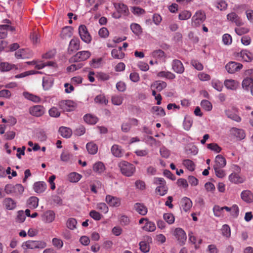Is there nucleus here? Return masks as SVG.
Wrapping results in <instances>:
<instances>
[{
    "label": "nucleus",
    "mask_w": 253,
    "mask_h": 253,
    "mask_svg": "<svg viewBox=\"0 0 253 253\" xmlns=\"http://www.w3.org/2000/svg\"><path fill=\"white\" fill-rule=\"evenodd\" d=\"M119 167L122 173L126 176H131L135 170V166L126 161L121 162L119 164Z\"/></svg>",
    "instance_id": "nucleus-1"
},
{
    "label": "nucleus",
    "mask_w": 253,
    "mask_h": 253,
    "mask_svg": "<svg viewBox=\"0 0 253 253\" xmlns=\"http://www.w3.org/2000/svg\"><path fill=\"white\" fill-rule=\"evenodd\" d=\"M91 56V53L89 51L83 50L78 52L75 55L69 59L70 63L84 61L88 59Z\"/></svg>",
    "instance_id": "nucleus-2"
},
{
    "label": "nucleus",
    "mask_w": 253,
    "mask_h": 253,
    "mask_svg": "<svg viewBox=\"0 0 253 253\" xmlns=\"http://www.w3.org/2000/svg\"><path fill=\"white\" fill-rule=\"evenodd\" d=\"M206 19L205 12L202 10L197 11L192 18V25L199 27Z\"/></svg>",
    "instance_id": "nucleus-3"
},
{
    "label": "nucleus",
    "mask_w": 253,
    "mask_h": 253,
    "mask_svg": "<svg viewBox=\"0 0 253 253\" xmlns=\"http://www.w3.org/2000/svg\"><path fill=\"white\" fill-rule=\"evenodd\" d=\"M46 246L45 242L41 241H28L22 244L24 249H43Z\"/></svg>",
    "instance_id": "nucleus-4"
},
{
    "label": "nucleus",
    "mask_w": 253,
    "mask_h": 253,
    "mask_svg": "<svg viewBox=\"0 0 253 253\" xmlns=\"http://www.w3.org/2000/svg\"><path fill=\"white\" fill-rule=\"evenodd\" d=\"M58 105L63 112L73 111L76 107L75 103L71 100H61L58 102Z\"/></svg>",
    "instance_id": "nucleus-5"
},
{
    "label": "nucleus",
    "mask_w": 253,
    "mask_h": 253,
    "mask_svg": "<svg viewBox=\"0 0 253 253\" xmlns=\"http://www.w3.org/2000/svg\"><path fill=\"white\" fill-rule=\"evenodd\" d=\"M78 30L79 35L82 40L85 43H89L91 41V37L86 27L84 25H81L79 27Z\"/></svg>",
    "instance_id": "nucleus-6"
},
{
    "label": "nucleus",
    "mask_w": 253,
    "mask_h": 253,
    "mask_svg": "<svg viewBox=\"0 0 253 253\" xmlns=\"http://www.w3.org/2000/svg\"><path fill=\"white\" fill-rule=\"evenodd\" d=\"M29 113L33 116L39 117L45 113V108L42 105H37L30 107L29 109Z\"/></svg>",
    "instance_id": "nucleus-7"
},
{
    "label": "nucleus",
    "mask_w": 253,
    "mask_h": 253,
    "mask_svg": "<svg viewBox=\"0 0 253 253\" xmlns=\"http://www.w3.org/2000/svg\"><path fill=\"white\" fill-rule=\"evenodd\" d=\"M173 235L176 238L180 245H183L187 239L185 231L181 228H176L173 233Z\"/></svg>",
    "instance_id": "nucleus-8"
},
{
    "label": "nucleus",
    "mask_w": 253,
    "mask_h": 253,
    "mask_svg": "<svg viewBox=\"0 0 253 253\" xmlns=\"http://www.w3.org/2000/svg\"><path fill=\"white\" fill-rule=\"evenodd\" d=\"M243 68V65L234 61H231L226 64L225 68L230 74H233L239 71Z\"/></svg>",
    "instance_id": "nucleus-9"
},
{
    "label": "nucleus",
    "mask_w": 253,
    "mask_h": 253,
    "mask_svg": "<svg viewBox=\"0 0 253 253\" xmlns=\"http://www.w3.org/2000/svg\"><path fill=\"white\" fill-rule=\"evenodd\" d=\"M80 41L77 38H73L70 42L68 48V53L71 54L80 49Z\"/></svg>",
    "instance_id": "nucleus-10"
},
{
    "label": "nucleus",
    "mask_w": 253,
    "mask_h": 253,
    "mask_svg": "<svg viewBox=\"0 0 253 253\" xmlns=\"http://www.w3.org/2000/svg\"><path fill=\"white\" fill-rule=\"evenodd\" d=\"M42 220L45 223L53 222L55 218V213L53 211L49 210L45 211L41 215Z\"/></svg>",
    "instance_id": "nucleus-11"
},
{
    "label": "nucleus",
    "mask_w": 253,
    "mask_h": 253,
    "mask_svg": "<svg viewBox=\"0 0 253 253\" xmlns=\"http://www.w3.org/2000/svg\"><path fill=\"white\" fill-rule=\"evenodd\" d=\"M172 69L177 74H182L184 72V67L182 63L179 60L174 59L171 63Z\"/></svg>",
    "instance_id": "nucleus-12"
},
{
    "label": "nucleus",
    "mask_w": 253,
    "mask_h": 253,
    "mask_svg": "<svg viewBox=\"0 0 253 253\" xmlns=\"http://www.w3.org/2000/svg\"><path fill=\"white\" fill-rule=\"evenodd\" d=\"M228 20L235 23L237 26H240L243 25V22L238 15L235 12H231L227 15Z\"/></svg>",
    "instance_id": "nucleus-13"
},
{
    "label": "nucleus",
    "mask_w": 253,
    "mask_h": 253,
    "mask_svg": "<svg viewBox=\"0 0 253 253\" xmlns=\"http://www.w3.org/2000/svg\"><path fill=\"white\" fill-rule=\"evenodd\" d=\"M115 8L119 11L122 15L124 16H128L129 12L128 7L126 5L123 3H115L114 4Z\"/></svg>",
    "instance_id": "nucleus-14"
},
{
    "label": "nucleus",
    "mask_w": 253,
    "mask_h": 253,
    "mask_svg": "<svg viewBox=\"0 0 253 253\" xmlns=\"http://www.w3.org/2000/svg\"><path fill=\"white\" fill-rule=\"evenodd\" d=\"M225 87L228 89L236 90L239 86V83L234 80H225L224 83Z\"/></svg>",
    "instance_id": "nucleus-15"
},
{
    "label": "nucleus",
    "mask_w": 253,
    "mask_h": 253,
    "mask_svg": "<svg viewBox=\"0 0 253 253\" xmlns=\"http://www.w3.org/2000/svg\"><path fill=\"white\" fill-rule=\"evenodd\" d=\"M188 240L189 241L194 245V247L196 249H198L200 248V245L202 243V239H197V238L194 235V233L190 231L188 233Z\"/></svg>",
    "instance_id": "nucleus-16"
},
{
    "label": "nucleus",
    "mask_w": 253,
    "mask_h": 253,
    "mask_svg": "<svg viewBox=\"0 0 253 253\" xmlns=\"http://www.w3.org/2000/svg\"><path fill=\"white\" fill-rule=\"evenodd\" d=\"M237 57L242 58V59L246 62H250L253 59L252 54L246 50H242L238 53Z\"/></svg>",
    "instance_id": "nucleus-17"
},
{
    "label": "nucleus",
    "mask_w": 253,
    "mask_h": 253,
    "mask_svg": "<svg viewBox=\"0 0 253 253\" xmlns=\"http://www.w3.org/2000/svg\"><path fill=\"white\" fill-rule=\"evenodd\" d=\"M106 201L111 207H118L121 204L120 200L119 198L110 195L106 196Z\"/></svg>",
    "instance_id": "nucleus-18"
},
{
    "label": "nucleus",
    "mask_w": 253,
    "mask_h": 253,
    "mask_svg": "<svg viewBox=\"0 0 253 253\" xmlns=\"http://www.w3.org/2000/svg\"><path fill=\"white\" fill-rule=\"evenodd\" d=\"M214 168H224L226 164V161L224 157L221 155H218L215 157Z\"/></svg>",
    "instance_id": "nucleus-19"
},
{
    "label": "nucleus",
    "mask_w": 253,
    "mask_h": 253,
    "mask_svg": "<svg viewBox=\"0 0 253 253\" xmlns=\"http://www.w3.org/2000/svg\"><path fill=\"white\" fill-rule=\"evenodd\" d=\"M134 209L141 215H146L148 211L147 207L143 204L139 203L134 204Z\"/></svg>",
    "instance_id": "nucleus-20"
},
{
    "label": "nucleus",
    "mask_w": 253,
    "mask_h": 253,
    "mask_svg": "<svg viewBox=\"0 0 253 253\" xmlns=\"http://www.w3.org/2000/svg\"><path fill=\"white\" fill-rule=\"evenodd\" d=\"M229 180L232 183L238 184L243 183L245 181V178L234 172L229 175Z\"/></svg>",
    "instance_id": "nucleus-21"
},
{
    "label": "nucleus",
    "mask_w": 253,
    "mask_h": 253,
    "mask_svg": "<svg viewBox=\"0 0 253 253\" xmlns=\"http://www.w3.org/2000/svg\"><path fill=\"white\" fill-rule=\"evenodd\" d=\"M154 184L157 185V187L155 190H167L168 188L167 186L166 182L164 178L157 177L154 179Z\"/></svg>",
    "instance_id": "nucleus-22"
},
{
    "label": "nucleus",
    "mask_w": 253,
    "mask_h": 253,
    "mask_svg": "<svg viewBox=\"0 0 253 253\" xmlns=\"http://www.w3.org/2000/svg\"><path fill=\"white\" fill-rule=\"evenodd\" d=\"M3 205L7 210H13L16 207V202L10 198L4 199Z\"/></svg>",
    "instance_id": "nucleus-23"
},
{
    "label": "nucleus",
    "mask_w": 253,
    "mask_h": 253,
    "mask_svg": "<svg viewBox=\"0 0 253 253\" xmlns=\"http://www.w3.org/2000/svg\"><path fill=\"white\" fill-rule=\"evenodd\" d=\"M181 206L185 211H188L192 207V203L189 198L184 197L181 201Z\"/></svg>",
    "instance_id": "nucleus-24"
},
{
    "label": "nucleus",
    "mask_w": 253,
    "mask_h": 253,
    "mask_svg": "<svg viewBox=\"0 0 253 253\" xmlns=\"http://www.w3.org/2000/svg\"><path fill=\"white\" fill-rule=\"evenodd\" d=\"M167 83L161 81L154 82L151 85V87L156 89L157 91H161L167 87Z\"/></svg>",
    "instance_id": "nucleus-25"
},
{
    "label": "nucleus",
    "mask_w": 253,
    "mask_h": 253,
    "mask_svg": "<svg viewBox=\"0 0 253 253\" xmlns=\"http://www.w3.org/2000/svg\"><path fill=\"white\" fill-rule=\"evenodd\" d=\"M23 95L27 100L35 103H39L41 101V99L39 96L27 91L23 92Z\"/></svg>",
    "instance_id": "nucleus-26"
},
{
    "label": "nucleus",
    "mask_w": 253,
    "mask_h": 253,
    "mask_svg": "<svg viewBox=\"0 0 253 253\" xmlns=\"http://www.w3.org/2000/svg\"><path fill=\"white\" fill-rule=\"evenodd\" d=\"M242 86L245 90H251L252 87L253 86V79L251 78H246L243 80L242 83Z\"/></svg>",
    "instance_id": "nucleus-27"
},
{
    "label": "nucleus",
    "mask_w": 253,
    "mask_h": 253,
    "mask_svg": "<svg viewBox=\"0 0 253 253\" xmlns=\"http://www.w3.org/2000/svg\"><path fill=\"white\" fill-rule=\"evenodd\" d=\"M241 197L247 203L253 202V194L251 191H243L241 193Z\"/></svg>",
    "instance_id": "nucleus-28"
},
{
    "label": "nucleus",
    "mask_w": 253,
    "mask_h": 253,
    "mask_svg": "<svg viewBox=\"0 0 253 253\" xmlns=\"http://www.w3.org/2000/svg\"><path fill=\"white\" fill-rule=\"evenodd\" d=\"M112 56L115 59H123L125 54L122 52V47H119L118 49H113L111 51Z\"/></svg>",
    "instance_id": "nucleus-29"
},
{
    "label": "nucleus",
    "mask_w": 253,
    "mask_h": 253,
    "mask_svg": "<svg viewBox=\"0 0 253 253\" xmlns=\"http://www.w3.org/2000/svg\"><path fill=\"white\" fill-rule=\"evenodd\" d=\"M27 204L29 208L35 209L39 205V199L36 197H31L27 200Z\"/></svg>",
    "instance_id": "nucleus-30"
},
{
    "label": "nucleus",
    "mask_w": 253,
    "mask_h": 253,
    "mask_svg": "<svg viewBox=\"0 0 253 253\" xmlns=\"http://www.w3.org/2000/svg\"><path fill=\"white\" fill-rule=\"evenodd\" d=\"M73 35V28L71 26H67L63 28L61 36L63 39L70 38Z\"/></svg>",
    "instance_id": "nucleus-31"
},
{
    "label": "nucleus",
    "mask_w": 253,
    "mask_h": 253,
    "mask_svg": "<svg viewBox=\"0 0 253 253\" xmlns=\"http://www.w3.org/2000/svg\"><path fill=\"white\" fill-rule=\"evenodd\" d=\"M59 132L64 138H69L72 134V130L67 127L61 126L59 129Z\"/></svg>",
    "instance_id": "nucleus-32"
},
{
    "label": "nucleus",
    "mask_w": 253,
    "mask_h": 253,
    "mask_svg": "<svg viewBox=\"0 0 253 253\" xmlns=\"http://www.w3.org/2000/svg\"><path fill=\"white\" fill-rule=\"evenodd\" d=\"M112 154L116 157H121L123 155V152L121 147L118 145H114L111 149Z\"/></svg>",
    "instance_id": "nucleus-33"
},
{
    "label": "nucleus",
    "mask_w": 253,
    "mask_h": 253,
    "mask_svg": "<svg viewBox=\"0 0 253 253\" xmlns=\"http://www.w3.org/2000/svg\"><path fill=\"white\" fill-rule=\"evenodd\" d=\"M86 149L89 154L91 155L95 154L98 151L97 145L93 142H88L86 145Z\"/></svg>",
    "instance_id": "nucleus-34"
},
{
    "label": "nucleus",
    "mask_w": 253,
    "mask_h": 253,
    "mask_svg": "<svg viewBox=\"0 0 253 253\" xmlns=\"http://www.w3.org/2000/svg\"><path fill=\"white\" fill-rule=\"evenodd\" d=\"M232 131L233 134L239 139L242 140L243 139L245 136L246 134L244 131V130L242 129L237 128H233L232 129Z\"/></svg>",
    "instance_id": "nucleus-35"
},
{
    "label": "nucleus",
    "mask_w": 253,
    "mask_h": 253,
    "mask_svg": "<svg viewBox=\"0 0 253 253\" xmlns=\"http://www.w3.org/2000/svg\"><path fill=\"white\" fill-rule=\"evenodd\" d=\"M84 121L88 124L94 125L98 121L96 117L91 114H86L84 117Z\"/></svg>",
    "instance_id": "nucleus-36"
},
{
    "label": "nucleus",
    "mask_w": 253,
    "mask_h": 253,
    "mask_svg": "<svg viewBox=\"0 0 253 253\" xmlns=\"http://www.w3.org/2000/svg\"><path fill=\"white\" fill-rule=\"evenodd\" d=\"M93 169L94 172L100 174L104 171L105 166L103 163L98 162L93 165Z\"/></svg>",
    "instance_id": "nucleus-37"
},
{
    "label": "nucleus",
    "mask_w": 253,
    "mask_h": 253,
    "mask_svg": "<svg viewBox=\"0 0 253 253\" xmlns=\"http://www.w3.org/2000/svg\"><path fill=\"white\" fill-rule=\"evenodd\" d=\"M214 5L216 8L221 11L226 10L228 6L226 2L223 0H217L214 2Z\"/></svg>",
    "instance_id": "nucleus-38"
},
{
    "label": "nucleus",
    "mask_w": 253,
    "mask_h": 253,
    "mask_svg": "<svg viewBox=\"0 0 253 253\" xmlns=\"http://www.w3.org/2000/svg\"><path fill=\"white\" fill-rule=\"evenodd\" d=\"M213 211L216 217L224 216V209L223 208V207H220L218 205H215L213 208Z\"/></svg>",
    "instance_id": "nucleus-39"
},
{
    "label": "nucleus",
    "mask_w": 253,
    "mask_h": 253,
    "mask_svg": "<svg viewBox=\"0 0 253 253\" xmlns=\"http://www.w3.org/2000/svg\"><path fill=\"white\" fill-rule=\"evenodd\" d=\"M156 225L153 222L147 221L142 227L143 230L147 232H153L156 230Z\"/></svg>",
    "instance_id": "nucleus-40"
},
{
    "label": "nucleus",
    "mask_w": 253,
    "mask_h": 253,
    "mask_svg": "<svg viewBox=\"0 0 253 253\" xmlns=\"http://www.w3.org/2000/svg\"><path fill=\"white\" fill-rule=\"evenodd\" d=\"M132 32L136 35H140L142 32V28L140 25L137 23H132L130 26Z\"/></svg>",
    "instance_id": "nucleus-41"
},
{
    "label": "nucleus",
    "mask_w": 253,
    "mask_h": 253,
    "mask_svg": "<svg viewBox=\"0 0 253 253\" xmlns=\"http://www.w3.org/2000/svg\"><path fill=\"white\" fill-rule=\"evenodd\" d=\"M158 76L162 78H166L168 79H173L175 78V75L169 71H161L158 73Z\"/></svg>",
    "instance_id": "nucleus-42"
},
{
    "label": "nucleus",
    "mask_w": 253,
    "mask_h": 253,
    "mask_svg": "<svg viewBox=\"0 0 253 253\" xmlns=\"http://www.w3.org/2000/svg\"><path fill=\"white\" fill-rule=\"evenodd\" d=\"M221 234L226 238H229L231 236V229L227 224H224L221 228Z\"/></svg>",
    "instance_id": "nucleus-43"
},
{
    "label": "nucleus",
    "mask_w": 253,
    "mask_h": 253,
    "mask_svg": "<svg viewBox=\"0 0 253 253\" xmlns=\"http://www.w3.org/2000/svg\"><path fill=\"white\" fill-rule=\"evenodd\" d=\"M193 124V120L190 117H185L184 120L183 121V127L185 130H189L191 127L192 126Z\"/></svg>",
    "instance_id": "nucleus-44"
},
{
    "label": "nucleus",
    "mask_w": 253,
    "mask_h": 253,
    "mask_svg": "<svg viewBox=\"0 0 253 253\" xmlns=\"http://www.w3.org/2000/svg\"><path fill=\"white\" fill-rule=\"evenodd\" d=\"M192 15L190 11L187 10H183L179 13L178 18L180 20H186L189 19Z\"/></svg>",
    "instance_id": "nucleus-45"
},
{
    "label": "nucleus",
    "mask_w": 253,
    "mask_h": 253,
    "mask_svg": "<svg viewBox=\"0 0 253 253\" xmlns=\"http://www.w3.org/2000/svg\"><path fill=\"white\" fill-rule=\"evenodd\" d=\"M81 175L77 172H72L68 175V179L70 182H77L81 178Z\"/></svg>",
    "instance_id": "nucleus-46"
},
{
    "label": "nucleus",
    "mask_w": 253,
    "mask_h": 253,
    "mask_svg": "<svg viewBox=\"0 0 253 253\" xmlns=\"http://www.w3.org/2000/svg\"><path fill=\"white\" fill-rule=\"evenodd\" d=\"M183 165L189 170L192 171L195 169L194 163L190 160L186 159L183 161Z\"/></svg>",
    "instance_id": "nucleus-47"
},
{
    "label": "nucleus",
    "mask_w": 253,
    "mask_h": 253,
    "mask_svg": "<svg viewBox=\"0 0 253 253\" xmlns=\"http://www.w3.org/2000/svg\"><path fill=\"white\" fill-rule=\"evenodd\" d=\"M201 107L207 111H210L212 108L211 103L207 100H203L201 102Z\"/></svg>",
    "instance_id": "nucleus-48"
},
{
    "label": "nucleus",
    "mask_w": 253,
    "mask_h": 253,
    "mask_svg": "<svg viewBox=\"0 0 253 253\" xmlns=\"http://www.w3.org/2000/svg\"><path fill=\"white\" fill-rule=\"evenodd\" d=\"M164 220L169 224H171L174 222V216L170 213H165L163 215Z\"/></svg>",
    "instance_id": "nucleus-49"
},
{
    "label": "nucleus",
    "mask_w": 253,
    "mask_h": 253,
    "mask_svg": "<svg viewBox=\"0 0 253 253\" xmlns=\"http://www.w3.org/2000/svg\"><path fill=\"white\" fill-rule=\"evenodd\" d=\"M46 184L43 181L36 182L34 185V190H45L46 189Z\"/></svg>",
    "instance_id": "nucleus-50"
},
{
    "label": "nucleus",
    "mask_w": 253,
    "mask_h": 253,
    "mask_svg": "<svg viewBox=\"0 0 253 253\" xmlns=\"http://www.w3.org/2000/svg\"><path fill=\"white\" fill-rule=\"evenodd\" d=\"M153 57L161 59L165 56V52L161 49L154 50L151 54Z\"/></svg>",
    "instance_id": "nucleus-51"
},
{
    "label": "nucleus",
    "mask_w": 253,
    "mask_h": 253,
    "mask_svg": "<svg viewBox=\"0 0 253 253\" xmlns=\"http://www.w3.org/2000/svg\"><path fill=\"white\" fill-rule=\"evenodd\" d=\"M90 186V190H98L104 188V185H102L101 182L99 180H95L93 181Z\"/></svg>",
    "instance_id": "nucleus-52"
},
{
    "label": "nucleus",
    "mask_w": 253,
    "mask_h": 253,
    "mask_svg": "<svg viewBox=\"0 0 253 253\" xmlns=\"http://www.w3.org/2000/svg\"><path fill=\"white\" fill-rule=\"evenodd\" d=\"M13 65L7 62H1L0 63V70L2 72H7L12 69Z\"/></svg>",
    "instance_id": "nucleus-53"
},
{
    "label": "nucleus",
    "mask_w": 253,
    "mask_h": 253,
    "mask_svg": "<svg viewBox=\"0 0 253 253\" xmlns=\"http://www.w3.org/2000/svg\"><path fill=\"white\" fill-rule=\"evenodd\" d=\"M207 148L216 153H219L221 150V147H219L217 144L214 143L208 144L207 145Z\"/></svg>",
    "instance_id": "nucleus-54"
},
{
    "label": "nucleus",
    "mask_w": 253,
    "mask_h": 253,
    "mask_svg": "<svg viewBox=\"0 0 253 253\" xmlns=\"http://www.w3.org/2000/svg\"><path fill=\"white\" fill-rule=\"evenodd\" d=\"M112 102L115 105H120L122 104L123 100V98L121 96L114 95L112 97Z\"/></svg>",
    "instance_id": "nucleus-55"
},
{
    "label": "nucleus",
    "mask_w": 253,
    "mask_h": 253,
    "mask_svg": "<svg viewBox=\"0 0 253 253\" xmlns=\"http://www.w3.org/2000/svg\"><path fill=\"white\" fill-rule=\"evenodd\" d=\"M77 221L74 218H70L67 221V226L71 230H73L76 228Z\"/></svg>",
    "instance_id": "nucleus-56"
},
{
    "label": "nucleus",
    "mask_w": 253,
    "mask_h": 253,
    "mask_svg": "<svg viewBox=\"0 0 253 253\" xmlns=\"http://www.w3.org/2000/svg\"><path fill=\"white\" fill-rule=\"evenodd\" d=\"M101 61V58L92 59V60L90 61V65L93 68H98L100 66Z\"/></svg>",
    "instance_id": "nucleus-57"
},
{
    "label": "nucleus",
    "mask_w": 253,
    "mask_h": 253,
    "mask_svg": "<svg viewBox=\"0 0 253 253\" xmlns=\"http://www.w3.org/2000/svg\"><path fill=\"white\" fill-rule=\"evenodd\" d=\"M49 114L51 117H59L60 115V112L58 111V109L55 107H52L49 110Z\"/></svg>",
    "instance_id": "nucleus-58"
},
{
    "label": "nucleus",
    "mask_w": 253,
    "mask_h": 253,
    "mask_svg": "<svg viewBox=\"0 0 253 253\" xmlns=\"http://www.w3.org/2000/svg\"><path fill=\"white\" fill-rule=\"evenodd\" d=\"M96 209L104 213L108 212V207L106 204L104 203H99L96 205Z\"/></svg>",
    "instance_id": "nucleus-59"
},
{
    "label": "nucleus",
    "mask_w": 253,
    "mask_h": 253,
    "mask_svg": "<svg viewBox=\"0 0 253 253\" xmlns=\"http://www.w3.org/2000/svg\"><path fill=\"white\" fill-rule=\"evenodd\" d=\"M26 50L24 49H20L15 53V56L17 59H24L27 58L26 55Z\"/></svg>",
    "instance_id": "nucleus-60"
},
{
    "label": "nucleus",
    "mask_w": 253,
    "mask_h": 253,
    "mask_svg": "<svg viewBox=\"0 0 253 253\" xmlns=\"http://www.w3.org/2000/svg\"><path fill=\"white\" fill-rule=\"evenodd\" d=\"M94 101L97 103L104 104H106L108 102V100H106L105 96L102 94L97 95L94 98Z\"/></svg>",
    "instance_id": "nucleus-61"
},
{
    "label": "nucleus",
    "mask_w": 253,
    "mask_h": 253,
    "mask_svg": "<svg viewBox=\"0 0 253 253\" xmlns=\"http://www.w3.org/2000/svg\"><path fill=\"white\" fill-rule=\"evenodd\" d=\"M187 153L189 154H192L193 155H196L198 152V149L197 147L194 145H189L186 150Z\"/></svg>",
    "instance_id": "nucleus-62"
},
{
    "label": "nucleus",
    "mask_w": 253,
    "mask_h": 253,
    "mask_svg": "<svg viewBox=\"0 0 253 253\" xmlns=\"http://www.w3.org/2000/svg\"><path fill=\"white\" fill-rule=\"evenodd\" d=\"M139 246L140 250L144 253L148 252L150 250L149 245L145 241L140 242Z\"/></svg>",
    "instance_id": "nucleus-63"
},
{
    "label": "nucleus",
    "mask_w": 253,
    "mask_h": 253,
    "mask_svg": "<svg viewBox=\"0 0 253 253\" xmlns=\"http://www.w3.org/2000/svg\"><path fill=\"white\" fill-rule=\"evenodd\" d=\"M119 220L120 223L124 226L127 225L130 223L129 218L126 215H121Z\"/></svg>",
    "instance_id": "nucleus-64"
}]
</instances>
